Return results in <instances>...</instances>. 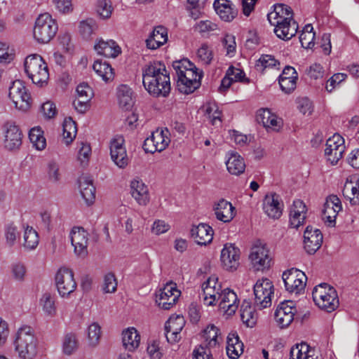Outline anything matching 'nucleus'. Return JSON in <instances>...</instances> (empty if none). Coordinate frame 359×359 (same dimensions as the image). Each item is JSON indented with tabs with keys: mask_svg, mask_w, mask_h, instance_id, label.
Masks as SVG:
<instances>
[{
	"mask_svg": "<svg viewBox=\"0 0 359 359\" xmlns=\"http://www.w3.org/2000/svg\"><path fill=\"white\" fill-rule=\"evenodd\" d=\"M180 295V292L177 289L176 285L168 283L156 294V302L161 308L168 310L175 304Z\"/></svg>",
	"mask_w": 359,
	"mask_h": 359,
	"instance_id": "14",
	"label": "nucleus"
},
{
	"mask_svg": "<svg viewBox=\"0 0 359 359\" xmlns=\"http://www.w3.org/2000/svg\"><path fill=\"white\" fill-rule=\"evenodd\" d=\"M344 151V140L340 135L334 134L327 140L325 156L332 165L337 163Z\"/></svg>",
	"mask_w": 359,
	"mask_h": 359,
	"instance_id": "12",
	"label": "nucleus"
},
{
	"mask_svg": "<svg viewBox=\"0 0 359 359\" xmlns=\"http://www.w3.org/2000/svg\"><path fill=\"white\" fill-rule=\"evenodd\" d=\"M172 67L177 79L192 80L198 78L201 82L203 77V72L187 58L173 62Z\"/></svg>",
	"mask_w": 359,
	"mask_h": 359,
	"instance_id": "11",
	"label": "nucleus"
},
{
	"mask_svg": "<svg viewBox=\"0 0 359 359\" xmlns=\"http://www.w3.org/2000/svg\"><path fill=\"white\" fill-rule=\"evenodd\" d=\"M282 278L288 292L297 294L304 290L307 278L303 271L292 268L284 271Z\"/></svg>",
	"mask_w": 359,
	"mask_h": 359,
	"instance_id": "10",
	"label": "nucleus"
},
{
	"mask_svg": "<svg viewBox=\"0 0 359 359\" xmlns=\"http://www.w3.org/2000/svg\"><path fill=\"white\" fill-rule=\"evenodd\" d=\"M78 346L76 337L73 333L67 334L63 341V351L66 354L72 353Z\"/></svg>",
	"mask_w": 359,
	"mask_h": 359,
	"instance_id": "59",
	"label": "nucleus"
},
{
	"mask_svg": "<svg viewBox=\"0 0 359 359\" xmlns=\"http://www.w3.org/2000/svg\"><path fill=\"white\" fill-rule=\"evenodd\" d=\"M55 9L60 13L67 15L74 10L72 0H52Z\"/></svg>",
	"mask_w": 359,
	"mask_h": 359,
	"instance_id": "63",
	"label": "nucleus"
},
{
	"mask_svg": "<svg viewBox=\"0 0 359 359\" xmlns=\"http://www.w3.org/2000/svg\"><path fill=\"white\" fill-rule=\"evenodd\" d=\"M238 302L237 294L229 288L222 290L220 295L218 296L217 303L219 309L229 316L235 313L238 307Z\"/></svg>",
	"mask_w": 359,
	"mask_h": 359,
	"instance_id": "23",
	"label": "nucleus"
},
{
	"mask_svg": "<svg viewBox=\"0 0 359 359\" xmlns=\"http://www.w3.org/2000/svg\"><path fill=\"white\" fill-rule=\"evenodd\" d=\"M339 212L333 206H330L329 204H324L322 215L323 219L329 226H333L335 225L336 218Z\"/></svg>",
	"mask_w": 359,
	"mask_h": 359,
	"instance_id": "56",
	"label": "nucleus"
},
{
	"mask_svg": "<svg viewBox=\"0 0 359 359\" xmlns=\"http://www.w3.org/2000/svg\"><path fill=\"white\" fill-rule=\"evenodd\" d=\"M29 138L33 147L37 150H43L46 147V140L43 131L39 126L32 128L29 133Z\"/></svg>",
	"mask_w": 359,
	"mask_h": 359,
	"instance_id": "46",
	"label": "nucleus"
},
{
	"mask_svg": "<svg viewBox=\"0 0 359 359\" xmlns=\"http://www.w3.org/2000/svg\"><path fill=\"white\" fill-rule=\"evenodd\" d=\"M306 206L302 201H294L290 211V226L298 229L303 225L306 217Z\"/></svg>",
	"mask_w": 359,
	"mask_h": 359,
	"instance_id": "27",
	"label": "nucleus"
},
{
	"mask_svg": "<svg viewBox=\"0 0 359 359\" xmlns=\"http://www.w3.org/2000/svg\"><path fill=\"white\" fill-rule=\"evenodd\" d=\"M222 44L226 49V55L233 57L236 51V38L232 34H226L222 39Z\"/></svg>",
	"mask_w": 359,
	"mask_h": 359,
	"instance_id": "64",
	"label": "nucleus"
},
{
	"mask_svg": "<svg viewBox=\"0 0 359 359\" xmlns=\"http://www.w3.org/2000/svg\"><path fill=\"white\" fill-rule=\"evenodd\" d=\"M48 180L52 183H57L61 179L59 165L55 161H50L47 165Z\"/></svg>",
	"mask_w": 359,
	"mask_h": 359,
	"instance_id": "62",
	"label": "nucleus"
},
{
	"mask_svg": "<svg viewBox=\"0 0 359 359\" xmlns=\"http://www.w3.org/2000/svg\"><path fill=\"white\" fill-rule=\"evenodd\" d=\"M79 186L81 194L88 205H91L95 199V188L93 181L86 176L79 178Z\"/></svg>",
	"mask_w": 359,
	"mask_h": 359,
	"instance_id": "37",
	"label": "nucleus"
},
{
	"mask_svg": "<svg viewBox=\"0 0 359 359\" xmlns=\"http://www.w3.org/2000/svg\"><path fill=\"white\" fill-rule=\"evenodd\" d=\"M347 78V75L344 73H337L331 76L326 83L325 89L328 93H332L337 88L341 83L344 81Z\"/></svg>",
	"mask_w": 359,
	"mask_h": 359,
	"instance_id": "60",
	"label": "nucleus"
},
{
	"mask_svg": "<svg viewBox=\"0 0 359 359\" xmlns=\"http://www.w3.org/2000/svg\"><path fill=\"white\" fill-rule=\"evenodd\" d=\"M8 96L15 107L21 111H27L31 107V97L24 83L20 80L14 81L9 88Z\"/></svg>",
	"mask_w": 359,
	"mask_h": 359,
	"instance_id": "6",
	"label": "nucleus"
},
{
	"mask_svg": "<svg viewBox=\"0 0 359 359\" xmlns=\"http://www.w3.org/2000/svg\"><path fill=\"white\" fill-rule=\"evenodd\" d=\"M202 110L205 117L212 125H216L217 122L221 123L222 111L219 110V107L216 102H206L203 106Z\"/></svg>",
	"mask_w": 359,
	"mask_h": 359,
	"instance_id": "44",
	"label": "nucleus"
},
{
	"mask_svg": "<svg viewBox=\"0 0 359 359\" xmlns=\"http://www.w3.org/2000/svg\"><path fill=\"white\" fill-rule=\"evenodd\" d=\"M93 67L96 74L105 82L112 81L114 79V69L108 63L95 61Z\"/></svg>",
	"mask_w": 359,
	"mask_h": 359,
	"instance_id": "47",
	"label": "nucleus"
},
{
	"mask_svg": "<svg viewBox=\"0 0 359 359\" xmlns=\"http://www.w3.org/2000/svg\"><path fill=\"white\" fill-rule=\"evenodd\" d=\"M296 309L292 302H281L275 311V320L282 328L287 327L293 321Z\"/></svg>",
	"mask_w": 359,
	"mask_h": 359,
	"instance_id": "21",
	"label": "nucleus"
},
{
	"mask_svg": "<svg viewBox=\"0 0 359 359\" xmlns=\"http://www.w3.org/2000/svg\"><path fill=\"white\" fill-rule=\"evenodd\" d=\"M24 246L29 250L37 247L39 238L38 233L32 228L27 226L24 232Z\"/></svg>",
	"mask_w": 359,
	"mask_h": 359,
	"instance_id": "53",
	"label": "nucleus"
},
{
	"mask_svg": "<svg viewBox=\"0 0 359 359\" xmlns=\"http://www.w3.org/2000/svg\"><path fill=\"white\" fill-rule=\"evenodd\" d=\"M154 80L151 84L150 83L144 84V88L150 95L154 96L166 97L171 89L169 72H165L157 76V78L154 79Z\"/></svg>",
	"mask_w": 359,
	"mask_h": 359,
	"instance_id": "17",
	"label": "nucleus"
},
{
	"mask_svg": "<svg viewBox=\"0 0 359 359\" xmlns=\"http://www.w3.org/2000/svg\"><path fill=\"white\" fill-rule=\"evenodd\" d=\"M124 142L125 140L122 136H116L110 142L111 158L119 168H126L129 163Z\"/></svg>",
	"mask_w": 359,
	"mask_h": 359,
	"instance_id": "13",
	"label": "nucleus"
},
{
	"mask_svg": "<svg viewBox=\"0 0 359 359\" xmlns=\"http://www.w3.org/2000/svg\"><path fill=\"white\" fill-rule=\"evenodd\" d=\"M168 41V32L163 26L156 27L149 36L146 39V45L149 49L156 50Z\"/></svg>",
	"mask_w": 359,
	"mask_h": 359,
	"instance_id": "33",
	"label": "nucleus"
},
{
	"mask_svg": "<svg viewBox=\"0 0 359 359\" xmlns=\"http://www.w3.org/2000/svg\"><path fill=\"white\" fill-rule=\"evenodd\" d=\"M117 289V280L114 273H108L104 276L102 290L104 293H114Z\"/></svg>",
	"mask_w": 359,
	"mask_h": 359,
	"instance_id": "58",
	"label": "nucleus"
},
{
	"mask_svg": "<svg viewBox=\"0 0 359 359\" xmlns=\"http://www.w3.org/2000/svg\"><path fill=\"white\" fill-rule=\"evenodd\" d=\"M249 259L256 271L268 269L272 261L266 245L259 241L255 242L251 248Z\"/></svg>",
	"mask_w": 359,
	"mask_h": 359,
	"instance_id": "5",
	"label": "nucleus"
},
{
	"mask_svg": "<svg viewBox=\"0 0 359 359\" xmlns=\"http://www.w3.org/2000/svg\"><path fill=\"white\" fill-rule=\"evenodd\" d=\"M273 292V285L269 279H259L254 285L255 302L257 306L259 309L269 307Z\"/></svg>",
	"mask_w": 359,
	"mask_h": 359,
	"instance_id": "7",
	"label": "nucleus"
},
{
	"mask_svg": "<svg viewBox=\"0 0 359 359\" xmlns=\"http://www.w3.org/2000/svg\"><path fill=\"white\" fill-rule=\"evenodd\" d=\"M343 195L350 200L351 203L355 205L359 203V184L352 182H346L344 189Z\"/></svg>",
	"mask_w": 359,
	"mask_h": 359,
	"instance_id": "50",
	"label": "nucleus"
},
{
	"mask_svg": "<svg viewBox=\"0 0 359 359\" xmlns=\"http://www.w3.org/2000/svg\"><path fill=\"white\" fill-rule=\"evenodd\" d=\"M97 29L95 21L93 19H87L80 22L79 26V33L85 39H89Z\"/></svg>",
	"mask_w": 359,
	"mask_h": 359,
	"instance_id": "52",
	"label": "nucleus"
},
{
	"mask_svg": "<svg viewBox=\"0 0 359 359\" xmlns=\"http://www.w3.org/2000/svg\"><path fill=\"white\" fill-rule=\"evenodd\" d=\"M240 249L233 243H226L222 251L220 259L226 270H236L240 264Z\"/></svg>",
	"mask_w": 359,
	"mask_h": 359,
	"instance_id": "16",
	"label": "nucleus"
},
{
	"mask_svg": "<svg viewBox=\"0 0 359 359\" xmlns=\"http://www.w3.org/2000/svg\"><path fill=\"white\" fill-rule=\"evenodd\" d=\"M95 9L100 18L108 19L111 17L114 8L110 0H97Z\"/></svg>",
	"mask_w": 359,
	"mask_h": 359,
	"instance_id": "54",
	"label": "nucleus"
},
{
	"mask_svg": "<svg viewBox=\"0 0 359 359\" xmlns=\"http://www.w3.org/2000/svg\"><path fill=\"white\" fill-rule=\"evenodd\" d=\"M280 62L271 55H262L256 62L255 67L257 71L263 72L266 68L278 69Z\"/></svg>",
	"mask_w": 359,
	"mask_h": 359,
	"instance_id": "51",
	"label": "nucleus"
},
{
	"mask_svg": "<svg viewBox=\"0 0 359 359\" xmlns=\"http://www.w3.org/2000/svg\"><path fill=\"white\" fill-rule=\"evenodd\" d=\"M216 218L224 223L230 222L236 215L235 208L225 199H220L214 205Z\"/></svg>",
	"mask_w": 359,
	"mask_h": 359,
	"instance_id": "29",
	"label": "nucleus"
},
{
	"mask_svg": "<svg viewBox=\"0 0 359 359\" xmlns=\"http://www.w3.org/2000/svg\"><path fill=\"white\" fill-rule=\"evenodd\" d=\"M203 304L206 306H214L217 304L218 296L221 294V285L217 283V278L210 276L201 286Z\"/></svg>",
	"mask_w": 359,
	"mask_h": 359,
	"instance_id": "15",
	"label": "nucleus"
},
{
	"mask_svg": "<svg viewBox=\"0 0 359 359\" xmlns=\"http://www.w3.org/2000/svg\"><path fill=\"white\" fill-rule=\"evenodd\" d=\"M274 27L273 31L276 36L284 41L291 39L295 36L298 30V24L295 20L279 23Z\"/></svg>",
	"mask_w": 359,
	"mask_h": 359,
	"instance_id": "36",
	"label": "nucleus"
},
{
	"mask_svg": "<svg viewBox=\"0 0 359 359\" xmlns=\"http://www.w3.org/2000/svg\"><path fill=\"white\" fill-rule=\"evenodd\" d=\"M197 57L204 65H209L211 62L213 58L212 52L207 43H203L198 49Z\"/></svg>",
	"mask_w": 359,
	"mask_h": 359,
	"instance_id": "61",
	"label": "nucleus"
},
{
	"mask_svg": "<svg viewBox=\"0 0 359 359\" xmlns=\"http://www.w3.org/2000/svg\"><path fill=\"white\" fill-rule=\"evenodd\" d=\"M315 32L311 24L306 25L300 35L299 41L304 48H312L314 46Z\"/></svg>",
	"mask_w": 359,
	"mask_h": 359,
	"instance_id": "48",
	"label": "nucleus"
},
{
	"mask_svg": "<svg viewBox=\"0 0 359 359\" xmlns=\"http://www.w3.org/2000/svg\"><path fill=\"white\" fill-rule=\"evenodd\" d=\"M226 165L229 172L234 175L244 172L246 167L243 158L236 152L229 154Z\"/></svg>",
	"mask_w": 359,
	"mask_h": 359,
	"instance_id": "38",
	"label": "nucleus"
},
{
	"mask_svg": "<svg viewBox=\"0 0 359 359\" xmlns=\"http://www.w3.org/2000/svg\"><path fill=\"white\" fill-rule=\"evenodd\" d=\"M256 119L257 122L262 123L267 130L279 131L283 125L282 119L271 113L268 109H261L258 110Z\"/></svg>",
	"mask_w": 359,
	"mask_h": 359,
	"instance_id": "24",
	"label": "nucleus"
},
{
	"mask_svg": "<svg viewBox=\"0 0 359 359\" xmlns=\"http://www.w3.org/2000/svg\"><path fill=\"white\" fill-rule=\"evenodd\" d=\"M58 27L55 19L45 13L39 15L33 29L34 39L40 43H48L56 34Z\"/></svg>",
	"mask_w": 359,
	"mask_h": 359,
	"instance_id": "4",
	"label": "nucleus"
},
{
	"mask_svg": "<svg viewBox=\"0 0 359 359\" xmlns=\"http://www.w3.org/2000/svg\"><path fill=\"white\" fill-rule=\"evenodd\" d=\"M96 53L106 57H116L121 50L117 43L112 39L104 40L102 38L97 39L94 45Z\"/></svg>",
	"mask_w": 359,
	"mask_h": 359,
	"instance_id": "25",
	"label": "nucleus"
},
{
	"mask_svg": "<svg viewBox=\"0 0 359 359\" xmlns=\"http://www.w3.org/2000/svg\"><path fill=\"white\" fill-rule=\"evenodd\" d=\"M130 193L140 205H146L149 201L148 188L141 180L134 179L131 181Z\"/></svg>",
	"mask_w": 359,
	"mask_h": 359,
	"instance_id": "32",
	"label": "nucleus"
},
{
	"mask_svg": "<svg viewBox=\"0 0 359 359\" xmlns=\"http://www.w3.org/2000/svg\"><path fill=\"white\" fill-rule=\"evenodd\" d=\"M213 7L219 18L225 22H231L238 14L235 6L229 0H215Z\"/></svg>",
	"mask_w": 359,
	"mask_h": 359,
	"instance_id": "30",
	"label": "nucleus"
},
{
	"mask_svg": "<svg viewBox=\"0 0 359 359\" xmlns=\"http://www.w3.org/2000/svg\"><path fill=\"white\" fill-rule=\"evenodd\" d=\"M185 325V320L182 316L170 317L165 325V330L181 332Z\"/></svg>",
	"mask_w": 359,
	"mask_h": 359,
	"instance_id": "55",
	"label": "nucleus"
},
{
	"mask_svg": "<svg viewBox=\"0 0 359 359\" xmlns=\"http://www.w3.org/2000/svg\"><path fill=\"white\" fill-rule=\"evenodd\" d=\"M273 7V11L267 15V19L271 25L276 26L279 23L294 20L292 10L289 6L280 4L275 5Z\"/></svg>",
	"mask_w": 359,
	"mask_h": 359,
	"instance_id": "20",
	"label": "nucleus"
},
{
	"mask_svg": "<svg viewBox=\"0 0 359 359\" xmlns=\"http://www.w3.org/2000/svg\"><path fill=\"white\" fill-rule=\"evenodd\" d=\"M219 330L213 325H208L203 331L202 338L203 345L205 348H212L215 347L218 344Z\"/></svg>",
	"mask_w": 359,
	"mask_h": 359,
	"instance_id": "43",
	"label": "nucleus"
},
{
	"mask_svg": "<svg viewBox=\"0 0 359 359\" xmlns=\"http://www.w3.org/2000/svg\"><path fill=\"white\" fill-rule=\"evenodd\" d=\"M264 212L272 219H278L282 215V210L276 194L266 195L263 201Z\"/></svg>",
	"mask_w": 359,
	"mask_h": 359,
	"instance_id": "34",
	"label": "nucleus"
},
{
	"mask_svg": "<svg viewBox=\"0 0 359 359\" xmlns=\"http://www.w3.org/2000/svg\"><path fill=\"white\" fill-rule=\"evenodd\" d=\"M122 342L126 350L134 351L140 345V336L134 327H129L122 333Z\"/></svg>",
	"mask_w": 359,
	"mask_h": 359,
	"instance_id": "39",
	"label": "nucleus"
},
{
	"mask_svg": "<svg viewBox=\"0 0 359 359\" xmlns=\"http://www.w3.org/2000/svg\"><path fill=\"white\" fill-rule=\"evenodd\" d=\"M304 248L307 253L314 254L322 245L323 234L318 229L308 226L304 233Z\"/></svg>",
	"mask_w": 359,
	"mask_h": 359,
	"instance_id": "22",
	"label": "nucleus"
},
{
	"mask_svg": "<svg viewBox=\"0 0 359 359\" xmlns=\"http://www.w3.org/2000/svg\"><path fill=\"white\" fill-rule=\"evenodd\" d=\"M132 89L127 85L122 84L117 88V97L119 105L128 110L133 104Z\"/></svg>",
	"mask_w": 359,
	"mask_h": 359,
	"instance_id": "41",
	"label": "nucleus"
},
{
	"mask_svg": "<svg viewBox=\"0 0 359 359\" xmlns=\"http://www.w3.org/2000/svg\"><path fill=\"white\" fill-rule=\"evenodd\" d=\"M297 79L298 74L295 69L286 66L278 79L281 90L286 94L291 93L296 88Z\"/></svg>",
	"mask_w": 359,
	"mask_h": 359,
	"instance_id": "26",
	"label": "nucleus"
},
{
	"mask_svg": "<svg viewBox=\"0 0 359 359\" xmlns=\"http://www.w3.org/2000/svg\"><path fill=\"white\" fill-rule=\"evenodd\" d=\"M191 234L196 243L201 245L210 243L213 238L212 228L204 223L194 226L191 229Z\"/></svg>",
	"mask_w": 359,
	"mask_h": 359,
	"instance_id": "31",
	"label": "nucleus"
},
{
	"mask_svg": "<svg viewBox=\"0 0 359 359\" xmlns=\"http://www.w3.org/2000/svg\"><path fill=\"white\" fill-rule=\"evenodd\" d=\"M169 135L167 128L156 129L144 142L143 149L145 152L154 154L165 150L170 142Z\"/></svg>",
	"mask_w": 359,
	"mask_h": 359,
	"instance_id": "8",
	"label": "nucleus"
},
{
	"mask_svg": "<svg viewBox=\"0 0 359 359\" xmlns=\"http://www.w3.org/2000/svg\"><path fill=\"white\" fill-rule=\"evenodd\" d=\"M13 345L20 359H35L38 353V340L30 326L23 325L18 329Z\"/></svg>",
	"mask_w": 359,
	"mask_h": 359,
	"instance_id": "1",
	"label": "nucleus"
},
{
	"mask_svg": "<svg viewBox=\"0 0 359 359\" xmlns=\"http://www.w3.org/2000/svg\"><path fill=\"white\" fill-rule=\"evenodd\" d=\"M241 318L247 327H253L257 323V315L250 302L243 301L241 307Z\"/></svg>",
	"mask_w": 359,
	"mask_h": 359,
	"instance_id": "40",
	"label": "nucleus"
},
{
	"mask_svg": "<svg viewBox=\"0 0 359 359\" xmlns=\"http://www.w3.org/2000/svg\"><path fill=\"white\" fill-rule=\"evenodd\" d=\"M69 236L74 253L76 256L85 257L88 255V232L82 227L74 226Z\"/></svg>",
	"mask_w": 359,
	"mask_h": 359,
	"instance_id": "18",
	"label": "nucleus"
},
{
	"mask_svg": "<svg viewBox=\"0 0 359 359\" xmlns=\"http://www.w3.org/2000/svg\"><path fill=\"white\" fill-rule=\"evenodd\" d=\"M177 88L178 90L184 94H190L201 86L198 79H192V80L176 79Z\"/></svg>",
	"mask_w": 359,
	"mask_h": 359,
	"instance_id": "49",
	"label": "nucleus"
},
{
	"mask_svg": "<svg viewBox=\"0 0 359 359\" xmlns=\"http://www.w3.org/2000/svg\"><path fill=\"white\" fill-rule=\"evenodd\" d=\"M142 83L143 85L150 83L154 79L168 72L164 63L160 61H152L145 65L142 69Z\"/></svg>",
	"mask_w": 359,
	"mask_h": 359,
	"instance_id": "28",
	"label": "nucleus"
},
{
	"mask_svg": "<svg viewBox=\"0 0 359 359\" xmlns=\"http://www.w3.org/2000/svg\"><path fill=\"white\" fill-rule=\"evenodd\" d=\"M244 345L236 332H230L226 339V354L230 358L237 359L243 352Z\"/></svg>",
	"mask_w": 359,
	"mask_h": 359,
	"instance_id": "35",
	"label": "nucleus"
},
{
	"mask_svg": "<svg viewBox=\"0 0 359 359\" xmlns=\"http://www.w3.org/2000/svg\"><path fill=\"white\" fill-rule=\"evenodd\" d=\"M4 147L12 151L18 149L22 144V132L14 122L8 121L3 126Z\"/></svg>",
	"mask_w": 359,
	"mask_h": 359,
	"instance_id": "19",
	"label": "nucleus"
},
{
	"mask_svg": "<svg viewBox=\"0 0 359 359\" xmlns=\"http://www.w3.org/2000/svg\"><path fill=\"white\" fill-rule=\"evenodd\" d=\"M311 349L306 343H301L293 346L290 352L289 359H314Z\"/></svg>",
	"mask_w": 359,
	"mask_h": 359,
	"instance_id": "45",
	"label": "nucleus"
},
{
	"mask_svg": "<svg viewBox=\"0 0 359 359\" xmlns=\"http://www.w3.org/2000/svg\"><path fill=\"white\" fill-rule=\"evenodd\" d=\"M25 71L33 83L43 85L49 78L48 67L42 57L38 54L28 55L24 62Z\"/></svg>",
	"mask_w": 359,
	"mask_h": 359,
	"instance_id": "2",
	"label": "nucleus"
},
{
	"mask_svg": "<svg viewBox=\"0 0 359 359\" xmlns=\"http://www.w3.org/2000/svg\"><path fill=\"white\" fill-rule=\"evenodd\" d=\"M312 296L315 304L327 312L334 311L339 306L337 291L327 283H320L316 286Z\"/></svg>",
	"mask_w": 359,
	"mask_h": 359,
	"instance_id": "3",
	"label": "nucleus"
},
{
	"mask_svg": "<svg viewBox=\"0 0 359 359\" xmlns=\"http://www.w3.org/2000/svg\"><path fill=\"white\" fill-rule=\"evenodd\" d=\"M55 284L60 296L68 297L76 288L73 271L66 267H61L55 275Z\"/></svg>",
	"mask_w": 359,
	"mask_h": 359,
	"instance_id": "9",
	"label": "nucleus"
},
{
	"mask_svg": "<svg viewBox=\"0 0 359 359\" xmlns=\"http://www.w3.org/2000/svg\"><path fill=\"white\" fill-rule=\"evenodd\" d=\"M39 304L46 316L53 318L57 315L55 299L50 293L46 292L43 294L39 300Z\"/></svg>",
	"mask_w": 359,
	"mask_h": 359,
	"instance_id": "42",
	"label": "nucleus"
},
{
	"mask_svg": "<svg viewBox=\"0 0 359 359\" xmlns=\"http://www.w3.org/2000/svg\"><path fill=\"white\" fill-rule=\"evenodd\" d=\"M101 336V327L97 323H93L88 328V343L90 346H96Z\"/></svg>",
	"mask_w": 359,
	"mask_h": 359,
	"instance_id": "57",
	"label": "nucleus"
}]
</instances>
